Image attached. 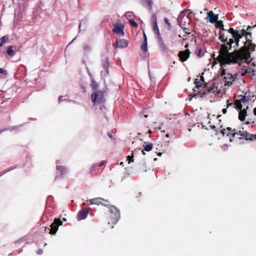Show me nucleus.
<instances>
[{
	"label": "nucleus",
	"mask_w": 256,
	"mask_h": 256,
	"mask_svg": "<svg viewBox=\"0 0 256 256\" xmlns=\"http://www.w3.org/2000/svg\"><path fill=\"white\" fill-rule=\"evenodd\" d=\"M254 26V27H255V26H256V24Z\"/></svg>",
	"instance_id": "obj_41"
},
{
	"label": "nucleus",
	"mask_w": 256,
	"mask_h": 256,
	"mask_svg": "<svg viewBox=\"0 0 256 256\" xmlns=\"http://www.w3.org/2000/svg\"><path fill=\"white\" fill-rule=\"evenodd\" d=\"M158 44L160 46V48L162 50H168L167 45L164 42L161 36L158 38Z\"/></svg>",
	"instance_id": "obj_20"
},
{
	"label": "nucleus",
	"mask_w": 256,
	"mask_h": 256,
	"mask_svg": "<svg viewBox=\"0 0 256 256\" xmlns=\"http://www.w3.org/2000/svg\"><path fill=\"white\" fill-rule=\"evenodd\" d=\"M256 47V44L252 40L247 38L243 46L232 52H228L226 46L222 44L216 60L221 66L235 64L240 66L243 62H248L250 60V52H254Z\"/></svg>",
	"instance_id": "obj_1"
},
{
	"label": "nucleus",
	"mask_w": 256,
	"mask_h": 256,
	"mask_svg": "<svg viewBox=\"0 0 256 256\" xmlns=\"http://www.w3.org/2000/svg\"><path fill=\"white\" fill-rule=\"evenodd\" d=\"M164 22L166 24H170V23L168 22V18H164Z\"/></svg>",
	"instance_id": "obj_31"
},
{
	"label": "nucleus",
	"mask_w": 256,
	"mask_h": 256,
	"mask_svg": "<svg viewBox=\"0 0 256 256\" xmlns=\"http://www.w3.org/2000/svg\"><path fill=\"white\" fill-rule=\"evenodd\" d=\"M8 38L6 36H4L1 38V40H4V42H6L8 40Z\"/></svg>",
	"instance_id": "obj_29"
},
{
	"label": "nucleus",
	"mask_w": 256,
	"mask_h": 256,
	"mask_svg": "<svg viewBox=\"0 0 256 256\" xmlns=\"http://www.w3.org/2000/svg\"><path fill=\"white\" fill-rule=\"evenodd\" d=\"M195 88L197 89H194V92H196L198 94L200 95V97H202V95L206 94V89L205 84H204V80L202 76H200L196 78L194 81ZM208 92L210 90H206Z\"/></svg>",
	"instance_id": "obj_3"
},
{
	"label": "nucleus",
	"mask_w": 256,
	"mask_h": 256,
	"mask_svg": "<svg viewBox=\"0 0 256 256\" xmlns=\"http://www.w3.org/2000/svg\"><path fill=\"white\" fill-rule=\"evenodd\" d=\"M113 32L116 34L120 36H123L124 35V28L125 24L124 23H122L120 22H118L116 24H113Z\"/></svg>",
	"instance_id": "obj_5"
},
{
	"label": "nucleus",
	"mask_w": 256,
	"mask_h": 256,
	"mask_svg": "<svg viewBox=\"0 0 256 256\" xmlns=\"http://www.w3.org/2000/svg\"><path fill=\"white\" fill-rule=\"evenodd\" d=\"M152 24L153 27V30L156 34L157 35V38L160 36L159 29L157 24L156 18L154 16L152 20Z\"/></svg>",
	"instance_id": "obj_15"
},
{
	"label": "nucleus",
	"mask_w": 256,
	"mask_h": 256,
	"mask_svg": "<svg viewBox=\"0 0 256 256\" xmlns=\"http://www.w3.org/2000/svg\"><path fill=\"white\" fill-rule=\"evenodd\" d=\"M102 164H103L102 163L100 164V166H102Z\"/></svg>",
	"instance_id": "obj_38"
},
{
	"label": "nucleus",
	"mask_w": 256,
	"mask_h": 256,
	"mask_svg": "<svg viewBox=\"0 0 256 256\" xmlns=\"http://www.w3.org/2000/svg\"><path fill=\"white\" fill-rule=\"evenodd\" d=\"M122 164H123V162H122L120 163V164L122 165Z\"/></svg>",
	"instance_id": "obj_40"
},
{
	"label": "nucleus",
	"mask_w": 256,
	"mask_h": 256,
	"mask_svg": "<svg viewBox=\"0 0 256 256\" xmlns=\"http://www.w3.org/2000/svg\"><path fill=\"white\" fill-rule=\"evenodd\" d=\"M228 34H230V29L228 30H220L219 32V38L222 42H226L228 39Z\"/></svg>",
	"instance_id": "obj_14"
},
{
	"label": "nucleus",
	"mask_w": 256,
	"mask_h": 256,
	"mask_svg": "<svg viewBox=\"0 0 256 256\" xmlns=\"http://www.w3.org/2000/svg\"><path fill=\"white\" fill-rule=\"evenodd\" d=\"M220 132L223 136H230V141H232L231 138L234 137L236 135H238V134L236 133V131L235 129L232 130L230 128L221 129Z\"/></svg>",
	"instance_id": "obj_8"
},
{
	"label": "nucleus",
	"mask_w": 256,
	"mask_h": 256,
	"mask_svg": "<svg viewBox=\"0 0 256 256\" xmlns=\"http://www.w3.org/2000/svg\"><path fill=\"white\" fill-rule=\"evenodd\" d=\"M143 146L144 149L142 150V152L143 154H145V151L150 152L152 149L153 144H148L146 142H144Z\"/></svg>",
	"instance_id": "obj_19"
},
{
	"label": "nucleus",
	"mask_w": 256,
	"mask_h": 256,
	"mask_svg": "<svg viewBox=\"0 0 256 256\" xmlns=\"http://www.w3.org/2000/svg\"><path fill=\"white\" fill-rule=\"evenodd\" d=\"M236 133L238 134V135H236V136L238 138H240L239 136H246V132L244 130H240L238 132H236Z\"/></svg>",
	"instance_id": "obj_25"
},
{
	"label": "nucleus",
	"mask_w": 256,
	"mask_h": 256,
	"mask_svg": "<svg viewBox=\"0 0 256 256\" xmlns=\"http://www.w3.org/2000/svg\"><path fill=\"white\" fill-rule=\"evenodd\" d=\"M128 163L130 164L131 162H133L134 160L133 159V156H127V160Z\"/></svg>",
	"instance_id": "obj_27"
},
{
	"label": "nucleus",
	"mask_w": 256,
	"mask_h": 256,
	"mask_svg": "<svg viewBox=\"0 0 256 256\" xmlns=\"http://www.w3.org/2000/svg\"><path fill=\"white\" fill-rule=\"evenodd\" d=\"M6 42H4V40H1V38L0 39V46L2 45L3 44H4Z\"/></svg>",
	"instance_id": "obj_30"
},
{
	"label": "nucleus",
	"mask_w": 256,
	"mask_h": 256,
	"mask_svg": "<svg viewBox=\"0 0 256 256\" xmlns=\"http://www.w3.org/2000/svg\"><path fill=\"white\" fill-rule=\"evenodd\" d=\"M144 118H146L148 116L147 114H146V115H144Z\"/></svg>",
	"instance_id": "obj_36"
},
{
	"label": "nucleus",
	"mask_w": 256,
	"mask_h": 256,
	"mask_svg": "<svg viewBox=\"0 0 256 256\" xmlns=\"http://www.w3.org/2000/svg\"><path fill=\"white\" fill-rule=\"evenodd\" d=\"M216 26L217 28H220V30H224L222 22L221 20L218 21L217 20V22H216Z\"/></svg>",
	"instance_id": "obj_22"
},
{
	"label": "nucleus",
	"mask_w": 256,
	"mask_h": 256,
	"mask_svg": "<svg viewBox=\"0 0 256 256\" xmlns=\"http://www.w3.org/2000/svg\"><path fill=\"white\" fill-rule=\"evenodd\" d=\"M62 168L61 166H58V170H59L60 168Z\"/></svg>",
	"instance_id": "obj_35"
},
{
	"label": "nucleus",
	"mask_w": 256,
	"mask_h": 256,
	"mask_svg": "<svg viewBox=\"0 0 256 256\" xmlns=\"http://www.w3.org/2000/svg\"><path fill=\"white\" fill-rule=\"evenodd\" d=\"M239 34L242 38L243 36L246 37L248 34L250 35V34L247 32L245 30H242L240 32H239Z\"/></svg>",
	"instance_id": "obj_23"
},
{
	"label": "nucleus",
	"mask_w": 256,
	"mask_h": 256,
	"mask_svg": "<svg viewBox=\"0 0 256 256\" xmlns=\"http://www.w3.org/2000/svg\"><path fill=\"white\" fill-rule=\"evenodd\" d=\"M222 111L223 114H225L226 113V108H224V109L222 110Z\"/></svg>",
	"instance_id": "obj_33"
},
{
	"label": "nucleus",
	"mask_w": 256,
	"mask_h": 256,
	"mask_svg": "<svg viewBox=\"0 0 256 256\" xmlns=\"http://www.w3.org/2000/svg\"><path fill=\"white\" fill-rule=\"evenodd\" d=\"M254 114L255 116H256V108H255L254 110Z\"/></svg>",
	"instance_id": "obj_34"
},
{
	"label": "nucleus",
	"mask_w": 256,
	"mask_h": 256,
	"mask_svg": "<svg viewBox=\"0 0 256 256\" xmlns=\"http://www.w3.org/2000/svg\"><path fill=\"white\" fill-rule=\"evenodd\" d=\"M62 222L60 219H56L50 226L51 230L50 233L53 234H55L58 230V226L62 225Z\"/></svg>",
	"instance_id": "obj_12"
},
{
	"label": "nucleus",
	"mask_w": 256,
	"mask_h": 256,
	"mask_svg": "<svg viewBox=\"0 0 256 256\" xmlns=\"http://www.w3.org/2000/svg\"><path fill=\"white\" fill-rule=\"evenodd\" d=\"M88 210L86 208L82 210L78 214V220H80L85 219L88 216Z\"/></svg>",
	"instance_id": "obj_18"
},
{
	"label": "nucleus",
	"mask_w": 256,
	"mask_h": 256,
	"mask_svg": "<svg viewBox=\"0 0 256 256\" xmlns=\"http://www.w3.org/2000/svg\"><path fill=\"white\" fill-rule=\"evenodd\" d=\"M141 50L144 52H146L148 50L147 40H146V37L145 34H144V42L141 46Z\"/></svg>",
	"instance_id": "obj_21"
},
{
	"label": "nucleus",
	"mask_w": 256,
	"mask_h": 256,
	"mask_svg": "<svg viewBox=\"0 0 256 256\" xmlns=\"http://www.w3.org/2000/svg\"><path fill=\"white\" fill-rule=\"evenodd\" d=\"M222 77L223 83L225 86L230 85L234 80L235 78L230 73H226L225 72H222Z\"/></svg>",
	"instance_id": "obj_7"
},
{
	"label": "nucleus",
	"mask_w": 256,
	"mask_h": 256,
	"mask_svg": "<svg viewBox=\"0 0 256 256\" xmlns=\"http://www.w3.org/2000/svg\"><path fill=\"white\" fill-rule=\"evenodd\" d=\"M129 22L130 23V24L136 27L138 26V24L134 20H130Z\"/></svg>",
	"instance_id": "obj_28"
},
{
	"label": "nucleus",
	"mask_w": 256,
	"mask_h": 256,
	"mask_svg": "<svg viewBox=\"0 0 256 256\" xmlns=\"http://www.w3.org/2000/svg\"><path fill=\"white\" fill-rule=\"evenodd\" d=\"M250 60L248 62H243L242 64L244 63L243 66L242 70H244L245 73L251 74L252 75L255 74L256 71V66L254 63H250Z\"/></svg>",
	"instance_id": "obj_6"
},
{
	"label": "nucleus",
	"mask_w": 256,
	"mask_h": 256,
	"mask_svg": "<svg viewBox=\"0 0 256 256\" xmlns=\"http://www.w3.org/2000/svg\"><path fill=\"white\" fill-rule=\"evenodd\" d=\"M7 53H8V55H10V56H12L14 55V50H13V46H10L8 48V50H7Z\"/></svg>",
	"instance_id": "obj_24"
},
{
	"label": "nucleus",
	"mask_w": 256,
	"mask_h": 256,
	"mask_svg": "<svg viewBox=\"0 0 256 256\" xmlns=\"http://www.w3.org/2000/svg\"><path fill=\"white\" fill-rule=\"evenodd\" d=\"M39 254H42V251H41V250H40V251Z\"/></svg>",
	"instance_id": "obj_39"
},
{
	"label": "nucleus",
	"mask_w": 256,
	"mask_h": 256,
	"mask_svg": "<svg viewBox=\"0 0 256 256\" xmlns=\"http://www.w3.org/2000/svg\"><path fill=\"white\" fill-rule=\"evenodd\" d=\"M90 202L91 204H100V200L98 198L92 199L90 200Z\"/></svg>",
	"instance_id": "obj_26"
},
{
	"label": "nucleus",
	"mask_w": 256,
	"mask_h": 256,
	"mask_svg": "<svg viewBox=\"0 0 256 256\" xmlns=\"http://www.w3.org/2000/svg\"><path fill=\"white\" fill-rule=\"evenodd\" d=\"M178 20L182 25L186 26V24H189L190 20L188 16H186L184 14H181L178 17Z\"/></svg>",
	"instance_id": "obj_16"
},
{
	"label": "nucleus",
	"mask_w": 256,
	"mask_h": 256,
	"mask_svg": "<svg viewBox=\"0 0 256 256\" xmlns=\"http://www.w3.org/2000/svg\"><path fill=\"white\" fill-rule=\"evenodd\" d=\"M110 211L111 213L110 217L112 218V222L115 224L118 221L120 218L119 211L116 208H112Z\"/></svg>",
	"instance_id": "obj_10"
},
{
	"label": "nucleus",
	"mask_w": 256,
	"mask_h": 256,
	"mask_svg": "<svg viewBox=\"0 0 256 256\" xmlns=\"http://www.w3.org/2000/svg\"><path fill=\"white\" fill-rule=\"evenodd\" d=\"M116 48H126L128 45V41L126 39H120L113 44Z\"/></svg>",
	"instance_id": "obj_11"
},
{
	"label": "nucleus",
	"mask_w": 256,
	"mask_h": 256,
	"mask_svg": "<svg viewBox=\"0 0 256 256\" xmlns=\"http://www.w3.org/2000/svg\"><path fill=\"white\" fill-rule=\"evenodd\" d=\"M230 32L232 36V38H230L228 44L230 46H231L232 44L236 42V46H238L239 42L240 39L242 38L240 36L239 34V32L236 30H234L233 28H230Z\"/></svg>",
	"instance_id": "obj_4"
},
{
	"label": "nucleus",
	"mask_w": 256,
	"mask_h": 256,
	"mask_svg": "<svg viewBox=\"0 0 256 256\" xmlns=\"http://www.w3.org/2000/svg\"><path fill=\"white\" fill-rule=\"evenodd\" d=\"M5 73V71L3 70L2 68H0V74Z\"/></svg>",
	"instance_id": "obj_32"
},
{
	"label": "nucleus",
	"mask_w": 256,
	"mask_h": 256,
	"mask_svg": "<svg viewBox=\"0 0 256 256\" xmlns=\"http://www.w3.org/2000/svg\"><path fill=\"white\" fill-rule=\"evenodd\" d=\"M246 100L245 97L242 96L240 100H237L234 104V107L240 110L239 112L238 118L240 120L242 121L244 120L245 116L246 114V112L244 108L242 110V104H245Z\"/></svg>",
	"instance_id": "obj_2"
},
{
	"label": "nucleus",
	"mask_w": 256,
	"mask_h": 256,
	"mask_svg": "<svg viewBox=\"0 0 256 256\" xmlns=\"http://www.w3.org/2000/svg\"><path fill=\"white\" fill-rule=\"evenodd\" d=\"M218 18V15L215 14L212 11H210L207 14L206 19L211 23H215Z\"/></svg>",
	"instance_id": "obj_13"
},
{
	"label": "nucleus",
	"mask_w": 256,
	"mask_h": 256,
	"mask_svg": "<svg viewBox=\"0 0 256 256\" xmlns=\"http://www.w3.org/2000/svg\"><path fill=\"white\" fill-rule=\"evenodd\" d=\"M161 154H162V153H159V154H158V155H159V156H161Z\"/></svg>",
	"instance_id": "obj_37"
},
{
	"label": "nucleus",
	"mask_w": 256,
	"mask_h": 256,
	"mask_svg": "<svg viewBox=\"0 0 256 256\" xmlns=\"http://www.w3.org/2000/svg\"><path fill=\"white\" fill-rule=\"evenodd\" d=\"M92 99L95 104L102 102L104 100L103 94L101 92L94 93L92 95Z\"/></svg>",
	"instance_id": "obj_9"
},
{
	"label": "nucleus",
	"mask_w": 256,
	"mask_h": 256,
	"mask_svg": "<svg viewBox=\"0 0 256 256\" xmlns=\"http://www.w3.org/2000/svg\"><path fill=\"white\" fill-rule=\"evenodd\" d=\"M178 56L181 61H186L190 56L189 50H186L184 51L180 52L178 54Z\"/></svg>",
	"instance_id": "obj_17"
}]
</instances>
